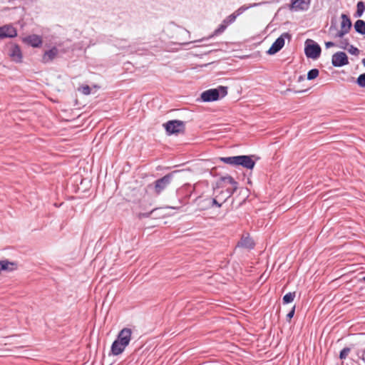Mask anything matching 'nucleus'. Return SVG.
Masks as SVG:
<instances>
[{
  "mask_svg": "<svg viewBox=\"0 0 365 365\" xmlns=\"http://www.w3.org/2000/svg\"><path fill=\"white\" fill-rule=\"evenodd\" d=\"M201 185V183H197L194 186L190 184L182 185L176 190V197L180 205L168 207L170 209H177L183 205L187 204L189 199L193 193L195 195L199 194V189Z\"/></svg>",
  "mask_w": 365,
  "mask_h": 365,
  "instance_id": "f257e3e1",
  "label": "nucleus"
},
{
  "mask_svg": "<svg viewBox=\"0 0 365 365\" xmlns=\"http://www.w3.org/2000/svg\"><path fill=\"white\" fill-rule=\"evenodd\" d=\"M227 94V87L219 86L215 88H210L203 91L200 95L202 102H212L224 98Z\"/></svg>",
  "mask_w": 365,
  "mask_h": 365,
  "instance_id": "f03ea898",
  "label": "nucleus"
},
{
  "mask_svg": "<svg viewBox=\"0 0 365 365\" xmlns=\"http://www.w3.org/2000/svg\"><path fill=\"white\" fill-rule=\"evenodd\" d=\"M322 53L321 46L312 39H307L304 43V53L308 58L316 60Z\"/></svg>",
  "mask_w": 365,
  "mask_h": 365,
  "instance_id": "7ed1b4c3",
  "label": "nucleus"
},
{
  "mask_svg": "<svg viewBox=\"0 0 365 365\" xmlns=\"http://www.w3.org/2000/svg\"><path fill=\"white\" fill-rule=\"evenodd\" d=\"M163 127L168 135H177L185 132V123L180 120H171L164 123Z\"/></svg>",
  "mask_w": 365,
  "mask_h": 365,
  "instance_id": "20e7f679",
  "label": "nucleus"
},
{
  "mask_svg": "<svg viewBox=\"0 0 365 365\" xmlns=\"http://www.w3.org/2000/svg\"><path fill=\"white\" fill-rule=\"evenodd\" d=\"M178 171H173L164 175L163 178L156 180L154 182V191L155 194L160 195L171 183L174 175Z\"/></svg>",
  "mask_w": 365,
  "mask_h": 365,
  "instance_id": "39448f33",
  "label": "nucleus"
},
{
  "mask_svg": "<svg viewBox=\"0 0 365 365\" xmlns=\"http://www.w3.org/2000/svg\"><path fill=\"white\" fill-rule=\"evenodd\" d=\"M286 38H291V35L287 32L283 33L273 42L270 48L267 51V53L269 55H274L279 52L284 47Z\"/></svg>",
  "mask_w": 365,
  "mask_h": 365,
  "instance_id": "423d86ee",
  "label": "nucleus"
},
{
  "mask_svg": "<svg viewBox=\"0 0 365 365\" xmlns=\"http://www.w3.org/2000/svg\"><path fill=\"white\" fill-rule=\"evenodd\" d=\"M220 181L224 183L230 184L232 185V187L226 188L225 190V191H223L222 192V194H223L225 192L226 193L225 197L222 200V202H226V200L229 197H230L234 194V192L237 190L238 183L230 175H226V176L221 177Z\"/></svg>",
  "mask_w": 365,
  "mask_h": 365,
  "instance_id": "0eeeda50",
  "label": "nucleus"
},
{
  "mask_svg": "<svg viewBox=\"0 0 365 365\" xmlns=\"http://www.w3.org/2000/svg\"><path fill=\"white\" fill-rule=\"evenodd\" d=\"M197 196L194 202L198 206L200 210H207L210 209V195H205L204 192L196 194Z\"/></svg>",
  "mask_w": 365,
  "mask_h": 365,
  "instance_id": "6e6552de",
  "label": "nucleus"
},
{
  "mask_svg": "<svg viewBox=\"0 0 365 365\" xmlns=\"http://www.w3.org/2000/svg\"><path fill=\"white\" fill-rule=\"evenodd\" d=\"M253 157L255 155H237L236 166L240 165L247 170H252L256 164Z\"/></svg>",
  "mask_w": 365,
  "mask_h": 365,
  "instance_id": "1a4fd4ad",
  "label": "nucleus"
},
{
  "mask_svg": "<svg viewBox=\"0 0 365 365\" xmlns=\"http://www.w3.org/2000/svg\"><path fill=\"white\" fill-rule=\"evenodd\" d=\"M341 18V29L335 35V37L338 38H343L344 35L349 32L352 26L351 19L346 14H342Z\"/></svg>",
  "mask_w": 365,
  "mask_h": 365,
  "instance_id": "9d476101",
  "label": "nucleus"
},
{
  "mask_svg": "<svg viewBox=\"0 0 365 365\" xmlns=\"http://www.w3.org/2000/svg\"><path fill=\"white\" fill-rule=\"evenodd\" d=\"M17 34L16 29L11 24L0 26V40L6 38H13L17 36Z\"/></svg>",
  "mask_w": 365,
  "mask_h": 365,
  "instance_id": "9b49d317",
  "label": "nucleus"
},
{
  "mask_svg": "<svg viewBox=\"0 0 365 365\" xmlns=\"http://www.w3.org/2000/svg\"><path fill=\"white\" fill-rule=\"evenodd\" d=\"M331 63L334 67H342L349 63L347 55L343 51H338L332 55Z\"/></svg>",
  "mask_w": 365,
  "mask_h": 365,
  "instance_id": "f8f14e48",
  "label": "nucleus"
},
{
  "mask_svg": "<svg viewBox=\"0 0 365 365\" xmlns=\"http://www.w3.org/2000/svg\"><path fill=\"white\" fill-rule=\"evenodd\" d=\"M311 0H291L290 9L298 11H307L310 5Z\"/></svg>",
  "mask_w": 365,
  "mask_h": 365,
  "instance_id": "ddd939ff",
  "label": "nucleus"
},
{
  "mask_svg": "<svg viewBox=\"0 0 365 365\" xmlns=\"http://www.w3.org/2000/svg\"><path fill=\"white\" fill-rule=\"evenodd\" d=\"M255 246L254 240L250 237V235L247 233L243 235L240 240L237 242L236 247H242L247 250H252Z\"/></svg>",
  "mask_w": 365,
  "mask_h": 365,
  "instance_id": "4468645a",
  "label": "nucleus"
},
{
  "mask_svg": "<svg viewBox=\"0 0 365 365\" xmlns=\"http://www.w3.org/2000/svg\"><path fill=\"white\" fill-rule=\"evenodd\" d=\"M23 42L34 48H38L42 44V38L38 35L31 34L24 37Z\"/></svg>",
  "mask_w": 365,
  "mask_h": 365,
  "instance_id": "2eb2a0df",
  "label": "nucleus"
},
{
  "mask_svg": "<svg viewBox=\"0 0 365 365\" xmlns=\"http://www.w3.org/2000/svg\"><path fill=\"white\" fill-rule=\"evenodd\" d=\"M132 331L129 328H123L118 334L115 340L128 346L131 339Z\"/></svg>",
  "mask_w": 365,
  "mask_h": 365,
  "instance_id": "dca6fc26",
  "label": "nucleus"
},
{
  "mask_svg": "<svg viewBox=\"0 0 365 365\" xmlns=\"http://www.w3.org/2000/svg\"><path fill=\"white\" fill-rule=\"evenodd\" d=\"M9 56L11 58V59L16 62L20 63L22 61V53L20 48V46L17 44H13L9 49Z\"/></svg>",
  "mask_w": 365,
  "mask_h": 365,
  "instance_id": "f3484780",
  "label": "nucleus"
},
{
  "mask_svg": "<svg viewBox=\"0 0 365 365\" xmlns=\"http://www.w3.org/2000/svg\"><path fill=\"white\" fill-rule=\"evenodd\" d=\"M58 54V49L56 46H53L51 48L43 53L41 62L43 63H48L53 61Z\"/></svg>",
  "mask_w": 365,
  "mask_h": 365,
  "instance_id": "a211bd4d",
  "label": "nucleus"
},
{
  "mask_svg": "<svg viewBox=\"0 0 365 365\" xmlns=\"http://www.w3.org/2000/svg\"><path fill=\"white\" fill-rule=\"evenodd\" d=\"M127 346L124 344L119 342L117 340H114L110 347V353L109 355L113 354L114 356H118L125 349Z\"/></svg>",
  "mask_w": 365,
  "mask_h": 365,
  "instance_id": "6ab92c4d",
  "label": "nucleus"
},
{
  "mask_svg": "<svg viewBox=\"0 0 365 365\" xmlns=\"http://www.w3.org/2000/svg\"><path fill=\"white\" fill-rule=\"evenodd\" d=\"M17 268V264L7 259L0 261V272L2 271L11 272Z\"/></svg>",
  "mask_w": 365,
  "mask_h": 365,
  "instance_id": "aec40b11",
  "label": "nucleus"
},
{
  "mask_svg": "<svg viewBox=\"0 0 365 365\" xmlns=\"http://www.w3.org/2000/svg\"><path fill=\"white\" fill-rule=\"evenodd\" d=\"M267 2L262 1L259 3H254L251 4L249 6L243 5L240 6L238 9H237L233 14L237 17L238 16L241 15L243 12H245L246 10L250 8L257 7L259 6H261L262 4H266Z\"/></svg>",
  "mask_w": 365,
  "mask_h": 365,
  "instance_id": "412c9836",
  "label": "nucleus"
},
{
  "mask_svg": "<svg viewBox=\"0 0 365 365\" xmlns=\"http://www.w3.org/2000/svg\"><path fill=\"white\" fill-rule=\"evenodd\" d=\"M354 27L356 33L361 35H365V21L364 20H356L354 23Z\"/></svg>",
  "mask_w": 365,
  "mask_h": 365,
  "instance_id": "4be33fe9",
  "label": "nucleus"
},
{
  "mask_svg": "<svg viewBox=\"0 0 365 365\" xmlns=\"http://www.w3.org/2000/svg\"><path fill=\"white\" fill-rule=\"evenodd\" d=\"M162 209H163L162 207H157V208L153 209L150 212H140L138 214V217L139 219L151 217L152 215H154L158 211H161Z\"/></svg>",
  "mask_w": 365,
  "mask_h": 365,
  "instance_id": "5701e85b",
  "label": "nucleus"
},
{
  "mask_svg": "<svg viewBox=\"0 0 365 365\" xmlns=\"http://www.w3.org/2000/svg\"><path fill=\"white\" fill-rule=\"evenodd\" d=\"M365 11V4L363 1H359L356 4V11L354 14L355 18L361 17Z\"/></svg>",
  "mask_w": 365,
  "mask_h": 365,
  "instance_id": "b1692460",
  "label": "nucleus"
},
{
  "mask_svg": "<svg viewBox=\"0 0 365 365\" xmlns=\"http://www.w3.org/2000/svg\"><path fill=\"white\" fill-rule=\"evenodd\" d=\"M296 297L295 292H290L287 293L282 298V302L284 304H287L292 302Z\"/></svg>",
  "mask_w": 365,
  "mask_h": 365,
  "instance_id": "393cba45",
  "label": "nucleus"
},
{
  "mask_svg": "<svg viewBox=\"0 0 365 365\" xmlns=\"http://www.w3.org/2000/svg\"><path fill=\"white\" fill-rule=\"evenodd\" d=\"M220 196L216 195L215 197L210 196V208L213 207H221L225 202H220Z\"/></svg>",
  "mask_w": 365,
  "mask_h": 365,
  "instance_id": "a878e982",
  "label": "nucleus"
},
{
  "mask_svg": "<svg viewBox=\"0 0 365 365\" xmlns=\"http://www.w3.org/2000/svg\"><path fill=\"white\" fill-rule=\"evenodd\" d=\"M220 160L221 162H223L224 163L236 166L237 155L230 157H222L220 158Z\"/></svg>",
  "mask_w": 365,
  "mask_h": 365,
  "instance_id": "bb28decb",
  "label": "nucleus"
},
{
  "mask_svg": "<svg viewBox=\"0 0 365 365\" xmlns=\"http://www.w3.org/2000/svg\"><path fill=\"white\" fill-rule=\"evenodd\" d=\"M227 29L226 25H225L222 22L218 26V27L213 31V33L209 36V38H212L214 36L220 35L222 34L225 29Z\"/></svg>",
  "mask_w": 365,
  "mask_h": 365,
  "instance_id": "cd10ccee",
  "label": "nucleus"
},
{
  "mask_svg": "<svg viewBox=\"0 0 365 365\" xmlns=\"http://www.w3.org/2000/svg\"><path fill=\"white\" fill-rule=\"evenodd\" d=\"M319 71L317 68H312L307 73V78L309 81H312L318 77Z\"/></svg>",
  "mask_w": 365,
  "mask_h": 365,
  "instance_id": "c85d7f7f",
  "label": "nucleus"
},
{
  "mask_svg": "<svg viewBox=\"0 0 365 365\" xmlns=\"http://www.w3.org/2000/svg\"><path fill=\"white\" fill-rule=\"evenodd\" d=\"M236 16L232 13V14L227 16L223 21L222 23L226 25L227 27L230 24L234 23L236 20Z\"/></svg>",
  "mask_w": 365,
  "mask_h": 365,
  "instance_id": "c756f323",
  "label": "nucleus"
},
{
  "mask_svg": "<svg viewBox=\"0 0 365 365\" xmlns=\"http://www.w3.org/2000/svg\"><path fill=\"white\" fill-rule=\"evenodd\" d=\"M356 83L361 88H365V73L360 74L356 80Z\"/></svg>",
  "mask_w": 365,
  "mask_h": 365,
  "instance_id": "7c9ffc66",
  "label": "nucleus"
},
{
  "mask_svg": "<svg viewBox=\"0 0 365 365\" xmlns=\"http://www.w3.org/2000/svg\"><path fill=\"white\" fill-rule=\"evenodd\" d=\"M351 351V349L349 347H344L341 350L339 353V359L341 360L345 359Z\"/></svg>",
  "mask_w": 365,
  "mask_h": 365,
  "instance_id": "2f4dec72",
  "label": "nucleus"
},
{
  "mask_svg": "<svg viewBox=\"0 0 365 365\" xmlns=\"http://www.w3.org/2000/svg\"><path fill=\"white\" fill-rule=\"evenodd\" d=\"M348 46H349V40L347 38H342L340 41L339 47L341 49L346 50L348 48Z\"/></svg>",
  "mask_w": 365,
  "mask_h": 365,
  "instance_id": "473e14b6",
  "label": "nucleus"
},
{
  "mask_svg": "<svg viewBox=\"0 0 365 365\" xmlns=\"http://www.w3.org/2000/svg\"><path fill=\"white\" fill-rule=\"evenodd\" d=\"M347 50L352 55L357 56L359 53V48L355 47V46H354L353 45H350L349 48H347Z\"/></svg>",
  "mask_w": 365,
  "mask_h": 365,
  "instance_id": "72a5a7b5",
  "label": "nucleus"
},
{
  "mask_svg": "<svg viewBox=\"0 0 365 365\" xmlns=\"http://www.w3.org/2000/svg\"><path fill=\"white\" fill-rule=\"evenodd\" d=\"M295 308H296V306L294 305L292 309L291 310L288 312V314H287L286 316V319L287 322H290V320L292 319V318L294 317V313H295Z\"/></svg>",
  "mask_w": 365,
  "mask_h": 365,
  "instance_id": "f704fd0d",
  "label": "nucleus"
},
{
  "mask_svg": "<svg viewBox=\"0 0 365 365\" xmlns=\"http://www.w3.org/2000/svg\"><path fill=\"white\" fill-rule=\"evenodd\" d=\"M81 92L84 95H89L91 92V88L88 85L83 86L81 87Z\"/></svg>",
  "mask_w": 365,
  "mask_h": 365,
  "instance_id": "c9c22d12",
  "label": "nucleus"
},
{
  "mask_svg": "<svg viewBox=\"0 0 365 365\" xmlns=\"http://www.w3.org/2000/svg\"><path fill=\"white\" fill-rule=\"evenodd\" d=\"M163 215H164L162 214L160 212V211H158L154 215H152L151 217L157 219V218H160V217H163Z\"/></svg>",
  "mask_w": 365,
  "mask_h": 365,
  "instance_id": "e433bc0d",
  "label": "nucleus"
},
{
  "mask_svg": "<svg viewBox=\"0 0 365 365\" xmlns=\"http://www.w3.org/2000/svg\"><path fill=\"white\" fill-rule=\"evenodd\" d=\"M359 357L362 361V364H359V365H365V350L363 351V354L361 356H359Z\"/></svg>",
  "mask_w": 365,
  "mask_h": 365,
  "instance_id": "4c0bfd02",
  "label": "nucleus"
},
{
  "mask_svg": "<svg viewBox=\"0 0 365 365\" xmlns=\"http://www.w3.org/2000/svg\"><path fill=\"white\" fill-rule=\"evenodd\" d=\"M335 46V43L332 41H327L325 43V46L327 48H331V47H333Z\"/></svg>",
  "mask_w": 365,
  "mask_h": 365,
  "instance_id": "58836bf2",
  "label": "nucleus"
},
{
  "mask_svg": "<svg viewBox=\"0 0 365 365\" xmlns=\"http://www.w3.org/2000/svg\"><path fill=\"white\" fill-rule=\"evenodd\" d=\"M224 190H222L217 195H220V202H222V200L226 196V193H223L222 194V192H223Z\"/></svg>",
  "mask_w": 365,
  "mask_h": 365,
  "instance_id": "ea45409f",
  "label": "nucleus"
},
{
  "mask_svg": "<svg viewBox=\"0 0 365 365\" xmlns=\"http://www.w3.org/2000/svg\"><path fill=\"white\" fill-rule=\"evenodd\" d=\"M304 79V76H299V78H298V81H302Z\"/></svg>",
  "mask_w": 365,
  "mask_h": 365,
  "instance_id": "a19ab883",
  "label": "nucleus"
},
{
  "mask_svg": "<svg viewBox=\"0 0 365 365\" xmlns=\"http://www.w3.org/2000/svg\"><path fill=\"white\" fill-rule=\"evenodd\" d=\"M359 282H365V276L364 277H362L361 279H359Z\"/></svg>",
  "mask_w": 365,
  "mask_h": 365,
  "instance_id": "79ce46f5",
  "label": "nucleus"
},
{
  "mask_svg": "<svg viewBox=\"0 0 365 365\" xmlns=\"http://www.w3.org/2000/svg\"><path fill=\"white\" fill-rule=\"evenodd\" d=\"M362 63H363L364 66L365 67V58L362 60Z\"/></svg>",
  "mask_w": 365,
  "mask_h": 365,
  "instance_id": "37998d69",
  "label": "nucleus"
},
{
  "mask_svg": "<svg viewBox=\"0 0 365 365\" xmlns=\"http://www.w3.org/2000/svg\"><path fill=\"white\" fill-rule=\"evenodd\" d=\"M306 90H304V91H296L295 93H302V92H305Z\"/></svg>",
  "mask_w": 365,
  "mask_h": 365,
  "instance_id": "c03bdc74",
  "label": "nucleus"
}]
</instances>
